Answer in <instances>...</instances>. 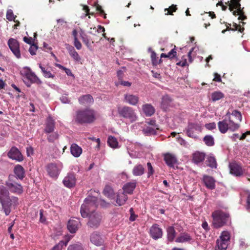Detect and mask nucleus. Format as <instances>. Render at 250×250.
Returning a JSON list of instances; mask_svg holds the SVG:
<instances>
[{
    "mask_svg": "<svg viewBox=\"0 0 250 250\" xmlns=\"http://www.w3.org/2000/svg\"><path fill=\"white\" fill-rule=\"evenodd\" d=\"M13 172L17 179L22 180L25 176V171L22 166L20 165H17L15 166Z\"/></svg>",
    "mask_w": 250,
    "mask_h": 250,
    "instance_id": "nucleus-18",
    "label": "nucleus"
},
{
    "mask_svg": "<svg viewBox=\"0 0 250 250\" xmlns=\"http://www.w3.org/2000/svg\"><path fill=\"white\" fill-rule=\"evenodd\" d=\"M76 180V175L74 173H68L64 178L62 183L65 187L72 188L75 186Z\"/></svg>",
    "mask_w": 250,
    "mask_h": 250,
    "instance_id": "nucleus-15",
    "label": "nucleus"
},
{
    "mask_svg": "<svg viewBox=\"0 0 250 250\" xmlns=\"http://www.w3.org/2000/svg\"><path fill=\"white\" fill-rule=\"evenodd\" d=\"M149 234L150 236L154 240L162 238L163 232L161 228L157 224H153L150 228Z\"/></svg>",
    "mask_w": 250,
    "mask_h": 250,
    "instance_id": "nucleus-14",
    "label": "nucleus"
},
{
    "mask_svg": "<svg viewBox=\"0 0 250 250\" xmlns=\"http://www.w3.org/2000/svg\"><path fill=\"white\" fill-rule=\"evenodd\" d=\"M231 126V124L229 123V120L226 118L218 123V129L222 133H226L228 130L231 131H235L236 130L233 128H231L230 127Z\"/></svg>",
    "mask_w": 250,
    "mask_h": 250,
    "instance_id": "nucleus-16",
    "label": "nucleus"
},
{
    "mask_svg": "<svg viewBox=\"0 0 250 250\" xmlns=\"http://www.w3.org/2000/svg\"><path fill=\"white\" fill-rule=\"evenodd\" d=\"M74 45L78 50H80L82 48V44L78 39H76V40L74 41Z\"/></svg>",
    "mask_w": 250,
    "mask_h": 250,
    "instance_id": "nucleus-60",
    "label": "nucleus"
},
{
    "mask_svg": "<svg viewBox=\"0 0 250 250\" xmlns=\"http://www.w3.org/2000/svg\"><path fill=\"white\" fill-rule=\"evenodd\" d=\"M5 185L7 189L11 193L20 195L23 192V187L19 182V180L14 175L10 174L9 175L7 180L5 181Z\"/></svg>",
    "mask_w": 250,
    "mask_h": 250,
    "instance_id": "nucleus-5",
    "label": "nucleus"
},
{
    "mask_svg": "<svg viewBox=\"0 0 250 250\" xmlns=\"http://www.w3.org/2000/svg\"><path fill=\"white\" fill-rule=\"evenodd\" d=\"M118 112L120 117L128 119L131 123L136 121L137 119L135 110L130 106H124L118 108Z\"/></svg>",
    "mask_w": 250,
    "mask_h": 250,
    "instance_id": "nucleus-6",
    "label": "nucleus"
},
{
    "mask_svg": "<svg viewBox=\"0 0 250 250\" xmlns=\"http://www.w3.org/2000/svg\"><path fill=\"white\" fill-rule=\"evenodd\" d=\"M202 227L207 231H208L210 229L208 226V224L206 221H205L202 223Z\"/></svg>",
    "mask_w": 250,
    "mask_h": 250,
    "instance_id": "nucleus-64",
    "label": "nucleus"
},
{
    "mask_svg": "<svg viewBox=\"0 0 250 250\" xmlns=\"http://www.w3.org/2000/svg\"><path fill=\"white\" fill-rule=\"evenodd\" d=\"M94 6L96 8V11L98 12L101 15H104V18L105 19L106 18V14L102 9V6L100 5L97 2H94Z\"/></svg>",
    "mask_w": 250,
    "mask_h": 250,
    "instance_id": "nucleus-47",
    "label": "nucleus"
},
{
    "mask_svg": "<svg viewBox=\"0 0 250 250\" xmlns=\"http://www.w3.org/2000/svg\"><path fill=\"white\" fill-rule=\"evenodd\" d=\"M205 153L200 151H196L192 154V161L194 163L198 164L203 162L205 158Z\"/></svg>",
    "mask_w": 250,
    "mask_h": 250,
    "instance_id": "nucleus-26",
    "label": "nucleus"
},
{
    "mask_svg": "<svg viewBox=\"0 0 250 250\" xmlns=\"http://www.w3.org/2000/svg\"><path fill=\"white\" fill-rule=\"evenodd\" d=\"M164 160L167 165L169 167H172L177 163V160L176 157L170 153H167L164 155Z\"/></svg>",
    "mask_w": 250,
    "mask_h": 250,
    "instance_id": "nucleus-23",
    "label": "nucleus"
},
{
    "mask_svg": "<svg viewBox=\"0 0 250 250\" xmlns=\"http://www.w3.org/2000/svg\"><path fill=\"white\" fill-rule=\"evenodd\" d=\"M147 166L148 169L147 176L149 177L150 175L153 174L154 170L150 163H147Z\"/></svg>",
    "mask_w": 250,
    "mask_h": 250,
    "instance_id": "nucleus-56",
    "label": "nucleus"
},
{
    "mask_svg": "<svg viewBox=\"0 0 250 250\" xmlns=\"http://www.w3.org/2000/svg\"><path fill=\"white\" fill-rule=\"evenodd\" d=\"M139 97L131 94L124 95V102L132 105H136L139 102Z\"/></svg>",
    "mask_w": 250,
    "mask_h": 250,
    "instance_id": "nucleus-20",
    "label": "nucleus"
},
{
    "mask_svg": "<svg viewBox=\"0 0 250 250\" xmlns=\"http://www.w3.org/2000/svg\"><path fill=\"white\" fill-rule=\"evenodd\" d=\"M177 10L176 5H172L168 8L165 9V11L167 12L166 13V15H172L173 12H175Z\"/></svg>",
    "mask_w": 250,
    "mask_h": 250,
    "instance_id": "nucleus-51",
    "label": "nucleus"
},
{
    "mask_svg": "<svg viewBox=\"0 0 250 250\" xmlns=\"http://www.w3.org/2000/svg\"><path fill=\"white\" fill-rule=\"evenodd\" d=\"M218 240L229 243L230 240L229 233L227 231H223Z\"/></svg>",
    "mask_w": 250,
    "mask_h": 250,
    "instance_id": "nucleus-42",
    "label": "nucleus"
},
{
    "mask_svg": "<svg viewBox=\"0 0 250 250\" xmlns=\"http://www.w3.org/2000/svg\"><path fill=\"white\" fill-rule=\"evenodd\" d=\"M96 119L95 111L90 108L79 110L76 112L75 122L79 124H91Z\"/></svg>",
    "mask_w": 250,
    "mask_h": 250,
    "instance_id": "nucleus-3",
    "label": "nucleus"
},
{
    "mask_svg": "<svg viewBox=\"0 0 250 250\" xmlns=\"http://www.w3.org/2000/svg\"><path fill=\"white\" fill-rule=\"evenodd\" d=\"M205 127L208 130H213L216 128V124L215 123H210L205 125Z\"/></svg>",
    "mask_w": 250,
    "mask_h": 250,
    "instance_id": "nucleus-58",
    "label": "nucleus"
},
{
    "mask_svg": "<svg viewBox=\"0 0 250 250\" xmlns=\"http://www.w3.org/2000/svg\"><path fill=\"white\" fill-rule=\"evenodd\" d=\"M38 46L36 44L33 43L29 48V51L31 55L36 54V51L38 49Z\"/></svg>",
    "mask_w": 250,
    "mask_h": 250,
    "instance_id": "nucleus-54",
    "label": "nucleus"
},
{
    "mask_svg": "<svg viewBox=\"0 0 250 250\" xmlns=\"http://www.w3.org/2000/svg\"><path fill=\"white\" fill-rule=\"evenodd\" d=\"M61 100L62 103L64 104H69L70 102V99L68 98V96L66 94L62 95L61 97Z\"/></svg>",
    "mask_w": 250,
    "mask_h": 250,
    "instance_id": "nucleus-57",
    "label": "nucleus"
},
{
    "mask_svg": "<svg viewBox=\"0 0 250 250\" xmlns=\"http://www.w3.org/2000/svg\"><path fill=\"white\" fill-rule=\"evenodd\" d=\"M176 46L171 50L167 54L165 53H162L161 54V58H168L169 59H172L177 56V52L175 50Z\"/></svg>",
    "mask_w": 250,
    "mask_h": 250,
    "instance_id": "nucleus-37",
    "label": "nucleus"
},
{
    "mask_svg": "<svg viewBox=\"0 0 250 250\" xmlns=\"http://www.w3.org/2000/svg\"><path fill=\"white\" fill-rule=\"evenodd\" d=\"M144 172L145 168L141 164L135 166L132 169V173L135 176H141L144 173Z\"/></svg>",
    "mask_w": 250,
    "mask_h": 250,
    "instance_id": "nucleus-31",
    "label": "nucleus"
},
{
    "mask_svg": "<svg viewBox=\"0 0 250 250\" xmlns=\"http://www.w3.org/2000/svg\"><path fill=\"white\" fill-rule=\"evenodd\" d=\"M7 44L10 49L16 57V58L18 59L21 58V54L20 50V43L19 42L15 39L10 38L8 40Z\"/></svg>",
    "mask_w": 250,
    "mask_h": 250,
    "instance_id": "nucleus-11",
    "label": "nucleus"
},
{
    "mask_svg": "<svg viewBox=\"0 0 250 250\" xmlns=\"http://www.w3.org/2000/svg\"><path fill=\"white\" fill-rule=\"evenodd\" d=\"M88 221L87 225L92 228H97L100 225L102 219V216L101 214L98 212H92L88 215Z\"/></svg>",
    "mask_w": 250,
    "mask_h": 250,
    "instance_id": "nucleus-9",
    "label": "nucleus"
},
{
    "mask_svg": "<svg viewBox=\"0 0 250 250\" xmlns=\"http://www.w3.org/2000/svg\"><path fill=\"white\" fill-rule=\"evenodd\" d=\"M208 165L211 168H216L217 163L215 158L214 157L210 156L207 161Z\"/></svg>",
    "mask_w": 250,
    "mask_h": 250,
    "instance_id": "nucleus-44",
    "label": "nucleus"
},
{
    "mask_svg": "<svg viewBox=\"0 0 250 250\" xmlns=\"http://www.w3.org/2000/svg\"><path fill=\"white\" fill-rule=\"evenodd\" d=\"M40 221L41 223H44L46 221V218L43 215V210H40Z\"/></svg>",
    "mask_w": 250,
    "mask_h": 250,
    "instance_id": "nucleus-62",
    "label": "nucleus"
},
{
    "mask_svg": "<svg viewBox=\"0 0 250 250\" xmlns=\"http://www.w3.org/2000/svg\"><path fill=\"white\" fill-rule=\"evenodd\" d=\"M128 199L127 196L125 192H119L117 196L116 203L121 206L125 204Z\"/></svg>",
    "mask_w": 250,
    "mask_h": 250,
    "instance_id": "nucleus-29",
    "label": "nucleus"
},
{
    "mask_svg": "<svg viewBox=\"0 0 250 250\" xmlns=\"http://www.w3.org/2000/svg\"><path fill=\"white\" fill-rule=\"evenodd\" d=\"M103 193L106 196L111 197L114 195V190L111 186L106 185L104 189Z\"/></svg>",
    "mask_w": 250,
    "mask_h": 250,
    "instance_id": "nucleus-41",
    "label": "nucleus"
},
{
    "mask_svg": "<svg viewBox=\"0 0 250 250\" xmlns=\"http://www.w3.org/2000/svg\"><path fill=\"white\" fill-rule=\"evenodd\" d=\"M81 37L82 38V40L83 42L87 46H89V40L88 38V37L87 35H86L85 34L82 33L81 34Z\"/></svg>",
    "mask_w": 250,
    "mask_h": 250,
    "instance_id": "nucleus-53",
    "label": "nucleus"
},
{
    "mask_svg": "<svg viewBox=\"0 0 250 250\" xmlns=\"http://www.w3.org/2000/svg\"><path fill=\"white\" fill-rule=\"evenodd\" d=\"M143 110L146 116H151L155 112L154 108L150 104H146L143 106Z\"/></svg>",
    "mask_w": 250,
    "mask_h": 250,
    "instance_id": "nucleus-32",
    "label": "nucleus"
},
{
    "mask_svg": "<svg viewBox=\"0 0 250 250\" xmlns=\"http://www.w3.org/2000/svg\"><path fill=\"white\" fill-rule=\"evenodd\" d=\"M211 100L213 102L218 101L224 97V94L220 91H215L211 94Z\"/></svg>",
    "mask_w": 250,
    "mask_h": 250,
    "instance_id": "nucleus-40",
    "label": "nucleus"
},
{
    "mask_svg": "<svg viewBox=\"0 0 250 250\" xmlns=\"http://www.w3.org/2000/svg\"><path fill=\"white\" fill-rule=\"evenodd\" d=\"M67 244V242H64L61 241L59 244L56 245L51 250H61L63 246H66Z\"/></svg>",
    "mask_w": 250,
    "mask_h": 250,
    "instance_id": "nucleus-49",
    "label": "nucleus"
},
{
    "mask_svg": "<svg viewBox=\"0 0 250 250\" xmlns=\"http://www.w3.org/2000/svg\"><path fill=\"white\" fill-rule=\"evenodd\" d=\"M192 240V236L187 232L181 233L175 239L177 243H190Z\"/></svg>",
    "mask_w": 250,
    "mask_h": 250,
    "instance_id": "nucleus-24",
    "label": "nucleus"
},
{
    "mask_svg": "<svg viewBox=\"0 0 250 250\" xmlns=\"http://www.w3.org/2000/svg\"><path fill=\"white\" fill-rule=\"evenodd\" d=\"M203 182L206 187L210 189L215 188V180L210 176L205 175L203 177Z\"/></svg>",
    "mask_w": 250,
    "mask_h": 250,
    "instance_id": "nucleus-28",
    "label": "nucleus"
},
{
    "mask_svg": "<svg viewBox=\"0 0 250 250\" xmlns=\"http://www.w3.org/2000/svg\"><path fill=\"white\" fill-rule=\"evenodd\" d=\"M226 117H228V120L231 124L232 126L230 128L238 130L240 126V123L242 119L241 112L237 110H233L231 113L228 112Z\"/></svg>",
    "mask_w": 250,
    "mask_h": 250,
    "instance_id": "nucleus-7",
    "label": "nucleus"
},
{
    "mask_svg": "<svg viewBox=\"0 0 250 250\" xmlns=\"http://www.w3.org/2000/svg\"><path fill=\"white\" fill-rule=\"evenodd\" d=\"M241 0H230V4L229 5V9L230 11H232L235 9H240L241 6Z\"/></svg>",
    "mask_w": 250,
    "mask_h": 250,
    "instance_id": "nucleus-39",
    "label": "nucleus"
},
{
    "mask_svg": "<svg viewBox=\"0 0 250 250\" xmlns=\"http://www.w3.org/2000/svg\"><path fill=\"white\" fill-rule=\"evenodd\" d=\"M39 67L41 68L43 76L46 78H54L55 76L52 73V69L48 65H42L39 64Z\"/></svg>",
    "mask_w": 250,
    "mask_h": 250,
    "instance_id": "nucleus-21",
    "label": "nucleus"
},
{
    "mask_svg": "<svg viewBox=\"0 0 250 250\" xmlns=\"http://www.w3.org/2000/svg\"><path fill=\"white\" fill-rule=\"evenodd\" d=\"M8 157L12 160H16L18 162H22L23 159V156L19 149L15 147L12 146L7 153Z\"/></svg>",
    "mask_w": 250,
    "mask_h": 250,
    "instance_id": "nucleus-12",
    "label": "nucleus"
},
{
    "mask_svg": "<svg viewBox=\"0 0 250 250\" xmlns=\"http://www.w3.org/2000/svg\"><path fill=\"white\" fill-rule=\"evenodd\" d=\"M58 137H59V135L58 134V133L55 132V133L49 135L47 137V140H48V142L53 143L55 140L58 139Z\"/></svg>",
    "mask_w": 250,
    "mask_h": 250,
    "instance_id": "nucleus-52",
    "label": "nucleus"
},
{
    "mask_svg": "<svg viewBox=\"0 0 250 250\" xmlns=\"http://www.w3.org/2000/svg\"><path fill=\"white\" fill-rule=\"evenodd\" d=\"M230 173L235 176H241L243 175L244 170L241 165L236 162H232L229 164Z\"/></svg>",
    "mask_w": 250,
    "mask_h": 250,
    "instance_id": "nucleus-13",
    "label": "nucleus"
},
{
    "mask_svg": "<svg viewBox=\"0 0 250 250\" xmlns=\"http://www.w3.org/2000/svg\"><path fill=\"white\" fill-rule=\"evenodd\" d=\"M17 16L14 15L13 12V11L11 9H9L7 10L6 13V18L9 21H13L15 22H16L15 21V19Z\"/></svg>",
    "mask_w": 250,
    "mask_h": 250,
    "instance_id": "nucleus-46",
    "label": "nucleus"
},
{
    "mask_svg": "<svg viewBox=\"0 0 250 250\" xmlns=\"http://www.w3.org/2000/svg\"><path fill=\"white\" fill-rule=\"evenodd\" d=\"M129 212L130 214V216L129 217V220L130 221H135L136 220V218L138 217V215L135 214L133 208H130L129 209Z\"/></svg>",
    "mask_w": 250,
    "mask_h": 250,
    "instance_id": "nucleus-55",
    "label": "nucleus"
},
{
    "mask_svg": "<svg viewBox=\"0 0 250 250\" xmlns=\"http://www.w3.org/2000/svg\"><path fill=\"white\" fill-rule=\"evenodd\" d=\"M70 55L76 61H79L81 59L79 55L76 50L70 54Z\"/></svg>",
    "mask_w": 250,
    "mask_h": 250,
    "instance_id": "nucleus-59",
    "label": "nucleus"
},
{
    "mask_svg": "<svg viewBox=\"0 0 250 250\" xmlns=\"http://www.w3.org/2000/svg\"><path fill=\"white\" fill-rule=\"evenodd\" d=\"M54 127L55 122L54 120L51 117H48L45 122V132L47 133L52 132L54 130Z\"/></svg>",
    "mask_w": 250,
    "mask_h": 250,
    "instance_id": "nucleus-27",
    "label": "nucleus"
},
{
    "mask_svg": "<svg viewBox=\"0 0 250 250\" xmlns=\"http://www.w3.org/2000/svg\"><path fill=\"white\" fill-rule=\"evenodd\" d=\"M46 169L48 174L52 178H57L60 173V169L55 163L48 164L46 167Z\"/></svg>",
    "mask_w": 250,
    "mask_h": 250,
    "instance_id": "nucleus-17",
    "label": "nucleus"
},
{
    "mask_svg": "<svg viewBox=\"0 0 250 250\" xmlns=\"http://www.w3.org/2000/svg\"><path fill=\"white\" fill-rule=\"evenodd\" d=\"M72 155L75 157H78L82 153V148L76 144H73L70 147Z\"/></svg>",
    "mask_w": 250,
    "mask_h": 250,
    "instance_id": "nucleus-30",
    "label": "nucleus"
},
{
    "mask_svg": "<svg viewBox=\"0 0 250 250\" xmlns=\"http://www.w3.org/2000/svg\"><path fill=\"white\" fill-rule=\"evenodd\" d=\"M97 206V198L94 196H88L81 206L80 212L82 216L85 218L89 213L95 212V210Z\"/></svg>",
    "mask_w": 250,
    "mask_h": 250,
    "instance_id": "nucleus-4",
    "label": "nucleus"
},
{
    "mask_svg": "<svg viewBox=\"0 0 250 250\" xmlns=\"http://www.w3.org/2000/svg\"><path fill=\"white\" fill-rule=\"evenodd\" d=\"M212 225L214 228L219 229L227 225L230 223V217L229 212L221 209H217L211 214Z\"/></svg>",
    "mask_w": 250,
    "mask_h": 250,
    "instance_id": "nucleus-2",
    "label": "nucleus"
},
{
    "mask_svg": "<svg viewBox=\"0 0 250 250\" xmlns=\"http://www.w3.org/2000/svg\"><path fill=\"white\" fill-rule=\"evenodd\" d=\"M151 59L152 65L153 66H156L158 64V59L157 57L156 53L154 51H152L151 54Z\"/></svg>",
    "mask_w": 250,
    "mask_h": 250,
    "instance_id": "nucleus-50",
    "label": "nucleus"
},
{
    "mask_svg": "<svg viewBox=\"0 0 250 250\" xmlns=\"http://www.w3.org/2000/svg\"><path fill=\"white\" fill-rule=\"evenodd\" d=\"M90 241L93 244L100 246L103 245L104 240L98 232L95 231L90 235Z\"/></svg>",
    "mask_w": 250,
    "mask_h": 250,
    "instance_id": "nucleus-19",
    "label": "nucleus"
},
{
    "mask_svg": "<svg viewBox=\"0 0 250 250\" xmlns=\"http://www.w3.org/2000/svg\"><path fill=\"white\" fill-rule=\"evenodd\" d=\"M157 129H158V128L157 127H156V126L154 127L151 126H147L145 129H144L143 131L144 132L145 134L146 135H154L156 134L157 133Z\"/></svg>",
    "mask_w": 250,
    "mask_h": 250,
    "instance_id": "nucleus-43",
    "label": "nucleus"
},
{
    "mask_svg": "<svg viewBox=\"0 0 250 250\" xmlns=\"http://www.w3.org/2000/svg\"><path fill=\"white\" fill-rule=\"evenodd\" d=\"M23 40L24 42H25L26 43H27L29 44H30L31 45V44H32L33 43H32L33 39L32 37L28 38L27 37H24L23 38Z\"/></svg>",
    "mask_w": 250,
    "mask_h": 250,
    "instance_id": "nucleus-63",
    "label": "nucleus"
},
{
    "mask_svg": "<svg viewBox=\"0 0 250 250\" xmlns=\"http://www.w3.org/2000/svg\"><path fill=\"white\" fill-rule=\"evenodd\" d=\"M203 141L208 146H211L214 145V138L210 135H206L203 138Z\"/></svg>",
    "mask_w": 250,
    "mask_h": 250,
    "instance_id": "nucleus-38",
    "label": "nucleus"
},
{
    "mask_svg": "<svg viewBox=\"0 0 250 250\" xmlns=\"http://www.w3.org/2000/svg\"><path fill=\"white\" fill-rule=\"evenodd\" d=\"M214 78L213 79V81L217 82H221L222 80L221 76L219 74H218L217 73H214Z\"/></svg>",
    "mask_w": 250,
    "mask_h": 250,
    "instance_id": "nucleus-61",
    "label": "nucleus"
},
{
    "mask_svg": "<svg viewBox=\"0 0 250 250\" xmlns=\"http://www.w3.org/2000/svg\"><path fill=\"white\" fill-rule=\"evenodd\" d=\"M67 250H84L82 245L74 244L69 245L67 248Z\"/></svg>",
    "mask_w": 250,
    "mask_h": 250,
    "instance_id": "nucleus-48",
    "label": "nucleus"
},
{
    "mask_svg": "<svg viewBox=\"0 0 250 250\" xmlns=\"http://www.w3.org/2000/svg\"><path fill=\"white\" fill-rule=\"evenodd\" d=\"M18 200L17 197L10 196L9 191L6 187L0 185V203L6 216L11 212L12 206H17L19 204Z\"/></svg>",
    "mask_w": 250,
    "mask_h": 250,
    "instance_id": "nucleus-1",
    "label": "nucleus"
},
{
    "mask_svg": "<svg viewBox=\"0 0 250 250\" xmlns=\"http://www.w3.org/2000/svg\"><path fill=\"white\" fill-rule=\"evenodd\" d=\"M107 144L109 146L113 148H117L118 146V142L117 139L112 136H108Z\"/></svg>",
    "mask_w": 250,
    "mask_h": 250,
    "instance_id": "nucleus-36",
    "label": "nucleus"
},
{
    "mask_svg": "<svg viewBox=\"0 0 250 250\" xmlns=\"http://www.w3.org/2000/svg\"><path fill=\"white\" fill-rule=\"evenodd\" d=\"M167 231V240L169 242H172L176 236V232L174 227L172 226L168 227Z\"/></svg>",
    "mask_w": 250,
    "mask_h": 250,
    "instance_id": "nucleus-34",
    "label": "nucleus"
},
{
    "mask_svg": "<svg viewBox=\"0 0 250 250\" xmlns=\"http://www.w3.org/2000/svg\"><path fill=\"white\" fill-rule=\"evenodd\" d=\"M202 126L196 123H188L186 128L187 135L193 138H196L197 134L202 131Z\"/></svg>",
    "mask_w": 250,
    "mask_h": 250,
    "instance_id": "nucleus-8",
    "label": "nucleus"
},
{
    "mask_svg": "<svg viewBox=\"0 0 250 250\" xmlns=\"http://www.w3.org/2000/svg\"><path fill=\"white\" fill-rule=\"evenodd\" d=\"M22 75L30 81V83H25L26 85L29 87L31 83H36L37 84H41L42 81L37 76V75L33 72L31 69L28 67H25Z\"/></svg>",
    "mask_w": 250,
    "mask_h": 250,
    "instance_id": "nucleus-10",
    "label": "nucleus"
},
{
    "mask_svg": "<svg viewBox=\"0 0 250 250\" xmlns=\"http://www.w3.org/2000/svg\"><path fill=\"white\" fill-rule=\"evenodd\" d=\"M229 243L217 239L215 246L216 250H226Z\"/></svg>",
    "mask_w": 250,
    "mask_h": 250,
    "instance_id": "nucleus-35",
    "label": "nucleus"
},
{
    "mask_svg": "<svg viewBox=\"0 0 250 250\" xmlns=\"http://www.w3.org/2000/svg\"><path fill=\"white\" fill-rule=\"evenodd\" d=\"M80 225V222L78 219H70L67 224V228L70 232L75 233Z\"/></svg>",
    "mask_w": 250,
    "mask_h": 250,
    "instance_id": "nucleus-22",
    "label": "nucleus"
},
{
    "mask_svg": "<svg viewBox=\"0 0 250 250\" xmlns=\"http://www.w3.org/2000/svg\"><path fill=\"white\" fill-rule=\"evenodd\" d=\"M79 102L80 104H84L93 102V99L89 94L83 95L79 98Z\"/></svg>",
    "mask_w": 250,
    "mask_h": 250,
    "instance_id": "nucleus-33",
    "label": "nucleus"
},
{
    "mask_svg": "<svg viewBox=\"0 0 250 250\" xmlns=\"http://www.w3.org/2000/svg\"><path fill=\"white\" fill-rule=\"evenodd\" d=\"M171 102L170 98L168 96L166 95L163 97L161 104L164 108H166Z\"/></svg>",
    "mask_w": 250,
    "mask_h": 250,
    "instance_id": "nucleus-45",
    "label": "nucleus"
},
{
    "mask_svg": "<svg viewBox=\"0 0 250 250\" xmlns=\"http://www.w3.org/2000/svg\"><path fill=\"white\" fill-rule=\"evenodd\" d=\"M136 187V182L135 181L127 182L123 187V192L126 194H132Z\"/></svg>",
    "mask_w": 250,
    "mask_h": 250,
    "instance_id": "nucleus-25",
    "label": "nucleus"
}]
</instances>
